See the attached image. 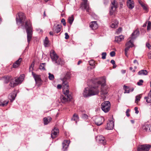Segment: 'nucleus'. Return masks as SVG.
Listing matches in <instances>:
<instances>
[{
	"instance_id": "1",
	"label": "nucleus",
	"mask_w": 151,
	"mask_h": 151,
	"mask_svg": "<svg viewBox=\"0 0 151 151\" xmlns=\"http://www.w3.org/2000/svg\"><path fill=\"white\" fill-rule=\"evenodd\" d=\"M67 75L61 80L63 81V94L60 97V100L63 103H65L68 101L70 100L72 98L71 95L69 94V87L68 85V79L69 76L66 78Z\"/></svg>"
},
{
	"instance_id": "2",
	"label": "nucleus",
	"mask_w": 151,
	"mask_h": 151,
	"mask_svg": "<svg viewBox=\"0 0 151 151\" xmlns=\"http://www.w3.org/2000/svg\"><path fill=\"white\" fill-rule=\"evenodd\" d=\"M98 88V86H97L85 88L82 93L83 96L85 98H88L98 94L99 92Z\"/></svg>"
},
{
	"instance_id": "3",
	"label": "nucleus",
	"mask_w": 151,
	"mask_h": 151,
	"mask_svg": "<svg viewBox=\"0 0 151 151\" xmlns=\"http://www.w3.org/2000/svg\"><path fill=\"white\" fill-rule=\"evenodd\" d=\"M106 82V79L104 77H102L99 79H95L93 81V83L95 85H100L102 83V88L101 91V97L103 99H104L106 98L105 95L107 94L108 92L107 88H104V87Z\"/></svg>"
},
{
	"instance_id": "4",
	"label": "nucleus",
	"mask_w": 151,
	"mask_h": 151,
	"mask_svg": "<svg viewBox=\"0 0 151 151\" xmlns=\"http://www.w3.org/2000/svg\"><path fill=\"white\" fill-rule=\"evenodd\" d=\"M25 27L27 34V42L29 43L32 35V28L30 20H27L25 22Z\"/></svg>"
},
{
	"instance_id": "5",
	"label": "nucleus",
	"mask_w": 151,
	"mask_h": 151,
	"mask_svg": "<svg viewBox=\"0 0 151 151\" xmlns=\"http://www.w3.org/2000/svg\"><path fill=\"white\" fill-rule=\"evenodd\" d=\"M50 56L52 60L57 65L63 64V61L59 58L55 51L53 50H51L50 51Z\"/></svg>"
},
{
	"instance_id": "6",
	"label": "nucleus",
	"mask_w": 151,
	"mask_h": 151,
	"mask_svg": "<svg viewBox=\"0 0 151 151\" xmlns=\"http://www.w3.org/2000/svg\"><path fill=\"white\" fill-rule=\"evenodd\" d=\"M111 5L109 13L111 15L115 14L117 11L118 7L117 4L116 3L115 0H111Z\"/></svg>"
},
{
	"instance_id": "7",
	"label": "nucleus",
	"mask_w": 151,
	"mask_h": 151,
	"mask_svg": "<svg viewBox=\"0 0 151 151\" xmlns=\"http://www.w3.org/2000/svg\"><path fill=\"white\" fill-rule=\"evenodd\" d=\"M24 75L20 76L19 77L15 78V82L11 81L10 85L12 87H14L17 85L20 84L24 79Z\"/></svg>"
},
{
	"instance_id": "8",
	"label": "nucleus",
	"mask_w": 151,
	"mask_h": 151,
	"mask_svg": "<svg viewBox=\"0 0 151 151\" xmlns=\"http://www.w3.org/2000/svg\"><path fill=\"white\" fill-rule=\"evenodd\" d=\"M25 19L24 14L22 13H19L18 14V16H17L16 18L17 24L18 25L21 24L22 25L23 24L24 20Z\"/></svg>"
},
{
	"instance_id": "9",
	"label": "nucleus",
	"mask_w": 151,
	"mask_h": 151,
	"mask_svg": "<svg viewBox=\"0 0 151 151\" xmlns=\"http://www.w3.org/2000/svg\"><path fill=\"white\" fill-rule=\"evenodd\" d=\"M93 119L97 126L101 125L104 121V118L101 116H96L93 118Z\"/></svg>"
},
{
	"instance_id": "10",
	"label": "nucleus",
	"mask_w": 151,
	"mask_h": 151,
	"mask_svg": "<svg viewBox=\"0 0 151 151\" xmlns=\"http://www.w3.org/2000/svg\"><path fill=\"white\" fill-rule=\"evenodd\" d=\"M110 103L109 101L104 102L101 104L102 110L105 112H108L110 109Z\"/></svg>"
},
{
	"instance_id": "11",
	"label": "nucleus",
	"mask_w": 151,
	"mask_h": 151,
	"mask_svg": "<svg viewBox=\"0 0 151 151\" xmlns=\"http://www.w3.org/2000/svg\"><path fill=\"white\" fill-rule=\"evenodd\" d=\"M89 3L87 0H83V2L81 4V7L86 10L87 12L89 13L90 8L89 6Z\"/></svg>"
},
{
	"instance_id": "12",
	"label": "nucleus",
	"mask_w": 151,
	"mask_h": 151,
	"mask_svg": "<svg viewBox=\"0 0 151 151\" xmlns=\"http://www.w3.org/2000/svg\"><path fill=\"white\" fill-rule=\"evenodd\" d=\"M134 40L130 38H129L127 40V42L126 44V47L125 49L126 51L128 50L131 47H132L134 46L133 42Z\"/></svg>"
},
{
	"instance_id": "13",
	"label": "nucleus",
	"mask_w": 151,
	"mask_h": 151,
	"mask_svg": "<svg viewBox=\"0 0 151 151\" xmlns=\"http://www.w3.org/2000/svg\"><path fill=\"white\" fill-rule=\"evenodd\" d=\"M151 146L149 145H145L139 146L137 151H149Z\"/></svg>"
},
{
	"instance_id": "14",
	"label": "nucleus",
	"mask_w": 151,
	"mask_h": 151,
	"mask_svg": "<svg viewBox=\"0 0 151 151\" xmlns=\"http://www.w3.org/2000/svg\"><path fill=\"white\" fill-rule=\"evenodd\" d=\"M114 122L113 121V118H111L109 120V122L107 124L106 129L108 130H111L113 128Z\"/></svg>"
},
{
	"instance_id": "15",
	"label": "nucleus",
	"mask_w": 151,
	"mask_h": 151,
	"mask_svg": "<svg viewBox=\"0 0 151 151\" xmlns=\"http://www.w3.org/2000/svg\"><path fill=\"white\" fill-rule=\"evenodd\" d=\"M32 74L35 79L36 82L37 83H39V85L41 84L42 81L40 76L34 73L33 72H32Z\"/></svg>"
},
{
	"instance_id": "16",
	"label": "nucleus",
	"mask_w": 151,
	"mask_h": 151,
	"mask_svg": "<svg viewBox=\"0 0 151 151\" xmlns=\"http://www.w3.org/2000/svg\"><path fill=\"white\" fill-rule=\"evenodd\" d=\"M70 143V141L69 140H65L62 143L63 150L64 151L66 150Z\"/></svg>"
},
{
	"instance_id": "17",
	"label": "nucleus",
	"mask_w": 151,
	"mask_h": 151,
	"mask_svg": "<svg viewBox=\"0 0 151 151\" xmlns=\"http://www.w3.org/2000/svg\"><path fill=\"white\" fill-rule=\"evenodd\" d=\"M70 143V141L69 140H65L62 143L63 150L64 151L66 150Z\"/></svg>"
},
{
	"instance_id": "18",
	"label": "nucleus",
	"mask_w": 151,
	"mask_h": 151,
	"mask_svg": "<svg viewBox=\"0 0 151 151\" xmlns=\"http://www.w3.org/2000/svg\"><path fill=\"white\" fill-rule=\"evenodd\" d=\"M62 26L59 24L54 25L53 28V30L55 33H58L61 30Z\"/></svg>"
},
{
	"instance_id": "19",
	"label": "nucleus",
	"mask_w": 151,
	"mask_h": 151,
	"mask_svg": "<svg viewBox=\"0 0 151 151\" xmlns=\"http://www.w3.org/2000/svg\"><path fill=\"white\" fill-rule=\"evenodd\" d=\"M118 24L119 22L117 20H113L111 23L110 27L112 28H116L118 27Z\"/></svg>"
},
{
	"instance_id": "20",
	"label": "nucleus",
	"mask_w": 151,
	"mask_h": 151,
	"mask_svg": "<svg viewBox=\"0 0 151 151\" xmlns=\"http://www.w3.org/2000/svg\"><path fill=\"white\" fill-rule=\"evenodd\" d=\"M127 5L129 9H132L134 7L133 1L132 0H128L127 1Z\"/></svg>"
},
{
	"instance_id": "21",
	"label": "nucleus",
	"mask_w": 151,
	"mask_h": 151,
	"mask_svg": "<svg viewBox=\"0 0 151 151\" xmlns=\"http://www.w3.org/2000/svg\"><path fill=\"white\" fill-rule=\"evenodd\" d=\"M59 133V130L58 129L55 128H54V129L52 131L51 136L52 139L56 137Z\"/></svg>"
},
{
	"instance_id": "22",
	"label": "nucleus",
	"mask_w": 151,
	"mask_h": 151,
	"mask_svg": "<svg viewBox=\"0 0 151 151\" xmlns=\"http://www.w3.org/2000/svg\"><path fill=\"white\" fill-rule=\"evenodd\" d=\"M90 27L93 30L96 29L98 27V24L96 21H93L90 24Z\"/></svg>"
},
{
	"instance_id": "23",
	"label": "nucleus",
	"mask_w": 151,
	"mask_h": 151,
	"mask_svg": "<svg viewBox=\"0 0 151 151\" xmlns=\"http://www.w3.org/2000/svg\"><path fill=\"white\" fill-rule=\"evenodd\" d=\"M16 96L17 94L14 92L9 94L8 97L11 102H12L15 99Z\"/></svg>"
},
{
	"instance_id": "24",
	"label": "nucleus",
	"mask_w": 151,
	"mask_h": 151,
	"mask_svg": "<svg viewBox=\"0 0 151 151\" xmlns=\"http://www.w3.org/2000/svg\"><path fill=\"white\" fill-rule=\"evenodd\" d=\"M96 140L99 141L101 143H102L103 144H104L106 143L104 137L101 135H99L97 136L96 138Z\"/></svg>"
},
{
	"instance_id": "25",
	"label": "nucleus",
	"mask_w": 151,
	"mask_h": 151,
	"mask_svg": "<svg viewBox=\"0 0 151 151\" xmlns=\"http://www.w3.org/2000/svg\"><path fill=\"white\" fill-rule=\"evenodd\" d=\"M139 34V31L137 30H135L132 34L131 37H130L131 39L134 40L137 37Z\"/></svg>"
},
{
	"instance_id": "26",
	"label": "nucleus",
	"mask_w": 151,
	"mask_h": 151,
	"mask_svg": "<svg viewBox=\"0 0 151 151\" xmlns=\"http://www.w3.org/2000/svg\"><path fill=\"white\" fill-rule=\"evenodd\" d=\"M124 39V36L122 35L116 36L115 37V41L119 43Z\"/></svg>"
},
{
	"instance_id": "27",
	"label": "nucleus",
	"mask_w": 151,
	"mask_h": 151,
	"mask_svg": "<svg viewBox=\"0 0 151 151\" xmlns=\"http://www.w3.org/2000/svg\"><path fill=\"white\" fill-rule=\"evenodd\" d=\"M22 60L21 58H19L18 60L13 64V67L14 68H16L20 64V63Z\"/></svg>"
},
{
	"instance_id": "28",
	"label": "nucleus",
	"mask_w": 151,
	"mask_h": 151,
	"mask_svg": "<svg viewBox=\"0 0 151 151\" xmlns=\"http://www.w3.org/2000/svg\"><path fill=\"white\" fill-rule=\"evenodd\" d=\"M147 71L146 70H141L138 73V75L141 76L146 75L147 74Z\"/></svg>"
},
{
	"instance_id": "29",
	"label": "nucleus",
	"mask_w": 151,
	"mask_h": 151,
	"mask_svg": "<svg viewBox=\"0 0 151 151\" xmlns=\"http://www.w3.org/2000/svg\"><path fill=\"white\" fill-rule=\"evenodd\" d=\"M52 119V118L50 117L47 118L45 117L44 119V122L45 124H47Z\"/></svg>"
},
{
	"instance_id": "30",
	"label": "nucleus",
	"mask_w": 151,
	"mask_h": 151,
	"mask_svg": "<svg viewBox=\"0 0 151 151\" xmlns=\"http://www.w3.org/2000/svg\"><path fill=\"white\" fill-rule=\"evenodd\" d=\"M150 125L148 124H145L142 127V129L146 131L150 130Z\"/></svg>"
},
{
	"instance_id": "31",
	"label": "nucleus",
	"mask_w": 151,
	"mask_h": 151,
	"mask_svg": "<svg viewBox=\"0 0 151 151\" xmlns=\"http://www.w3.org/2000/svg\"><path fill=\"white\" fill-rule=\"evenodd\" d=\"M79 117L78 115L76 114H74L73 116V117L71 119L72 120H73L75 121L77 123L78 121Z\"/></svg>"
},
{
	"instance_id": "32",
	"label": "nucleus",
	"mask_w": 151,
	"mask_h": 151,
	"mask_svg": "<svg viewBox=\"0 0 151 151\" xmlns=\"http://www.w3.org/2000/svg\"><path fill=\"white\" fill-rule=\"evenodd\" d=\"M150 94H148L147 97H145V99H146V101L148 103H151V96H150Z\"/></svg>"
},
{
	"instance_id": "33",
	"label": "nucleus",
	"mask_w": 151,
	"mask_h": 151,
	"mask_svg": "<svg viewBox=\"0 0 151 151\" xmlns=\"http://www.w3.org/2000/svg\"><path fill=\"white\" fill-rule=\"evenodd\" d=\"M142 96L141 94L137 96H136V99L135 100V102L137 103V102L140 101V99L141 98Z\"/></svg>"
},
{
	"instance_id": "34",
	"label": "nucleus",
	"mask_w": 151,
	"mask_h": 151,
	"mask_svg": "<svg viewBox=\"0 0 151 151\" xmlns=\"http://www.w3.org/2000/svg\"><path fill=\"white\" fill-rule=\"evenodd\" d=\"M73 20L74 19L73 16V15H72L71 17H69L68 19V22L70 24H72Z\"/></svg>"
},
{
	"instance_id": "35",
	"label": "nucleus",
	"mask_w": 151,
	"mask_h": 151,
	"mask_svg": "<svg viewBox=\"0 0 151 151\" xmlns=\"http://www.w3.org/2000/svg\"><path fill=\"white\" fill-rule=\"evenodd\" d=\"M49 43V40L47 37H46L44 41V44L45 47H47Z\"/></svg>"
},
{
	"instance_id": "36",
	"label": "nucleus",
	"mask_w": 151,
	"mask_h": 151,
	"mask_svg": "<svg viewBox=\"0 0 151 151\" xmlns=\"http://www.w3.org/2000/svg\"><path fill=\"white\" fill-rule=\"evenodd\" d=\"M89 65H90L92 66L93 68H95V66L94 64V61L92 60H91L89 62Z\"/></svg>"
},
{
	"instance_id": "37",
	"label": "nucleus",
	"mask_w": 151,
	"mask_h": 151,
	"mask_svg": "<svg viewBox=\"0 0 151 151\" xmlns=\"http://www.w3.org/2000/svg\"><path fill=\"white\" fill-rule=\"evenodd\" d=\"M141 6L142 7V8L144 10H145V11H148V6L147 4H144Z\"/></svg>"
},
{
	"instance_id": "38",
	"label": "nucleus",
	"mask_w": 151,
	"mask_h": 151,
	"mask_svg": "<svg viewBox=\"0 0 151 151\" xmlns=\"http://www.w3.org/2000/svg\"><path fill=\"white\" fill-rule=\"evenodd\" d=\"M45 63H42L40 65V69L41 70H45Z\"/></svg>"
},
{
	"instance_id": "39",
	"label": "nucleus",
	"mask_w": 151,
	"mask_h": 151,
	"mask_svg": "<svg viewBox=\"0 0 151 151\" xmlns=\"http://www.w3.org/2000/svg\"><path fill=\"white\" fill-rule=\"evenodd\" d=\"M49 74V78L50 80H53L54 78V77L53 74H51L50 73H48Z\"/></svg>"
},
{
	"instance_id": "40",
	"label": "nucleus",
	"mask_w": 151,
	"mask_h": 151,
	"mask_svg": "<svg viewBox=\"0 0 151 151\" xmlns=\"http://www.w3.org/2000/svg\"><path fill=\"white\" fill-rule=\"evenodd\" d=\"M151 22L150 21L148 22L147 26V30H149L151 29Z\"/></svg>"
},
{
	"instance_id": "41",
	"label": "nucleus",
	"mask_w": 151,
	"mask_h": 151,
	"mask_svg": "<svg viewBox=\"0 0 151 151\" xmlns=\"http://www.w3.org/2000/svg\"><path fill=\"white\" fill-rule=\"evenodd\" d=\"M6 103H3V102L0 101V106H6L7 104V102H5Z\"/></svg>"
},
{
	"instance_id": "42",
	"label": "nucleus",
	"mask_w": 151,
	"mask_h": 151,
	"mask_svg": "<svg viewBox=\"0 0 151 151\" xmlns=\"http://www.w3.org/2000/svg\"><path fill=\"white\" fill-rule=\"evenodd\" d=\"M143 81L142 80H140L137 83V84L138 86H141L142 85Z\"/></svg>"
},
{
	"instance_id": "43",
	"label": "nucleus",
	"mask_w": 151,
	"mask_h": 151,
	"mask_svg": "<svg viewBox=\"0 0 151 151\" xmlns=\"http://www.w3.org/2000/svg\"><path fill=\"white\" fill-rule=\"evenodd\" d=\"M106 52H103L102 54V58L103 59H105L106 58Z\"/></svg>"
},
{
	"instance_id": "44",
	"label": "nucleus",
	"mask_w": 151,
	"mask_h": 151,
	"mask_svg": "<svg viewBox=\"0 0 151 151\" xmlns=\"http://www.w3.org/2000/svg\"><path fill=\"white\" fill-rule=\"evenodd\" d=\"M124 88L125 89V90L124 93H129L130 92V91L128 90H127V89H126V88H127V87L126 86H125V85L124 86Z\"/></svg>"
},
{
	"instance_id": "45",
	"label": "nucleus",
	"mask_w": 151,
	"mask_h": 151,
	"mask_svg": "<svg viewBox=\"0 0 151 151\" xmlns=\"http://www.w3.org/2000/svg\"><path fill=\"white\" fill-rule=\"evenodd\" d=\"M61 22L63 24V25L64 26H66V23L65 22V19L63 18L61 20Z\"/></svg>"
},
{
	"instance_id": "46",
	"label": "nucleus",
	"mask_w": 151,
	"mask_h": 151,
	"mask_svg": "<svg viewBox=\"0 0 151 151\" xmlns=\"http://www.w3.org/2000/svg\"><path fill=\"white\" fill-rule=\"evenodd\" d=\"M82 117L84 119H87L88 117V116L85 114H83L82 115Z\"/></svg>"
},
{
	"instance_id": "47",
	"label": "nucleus",
	"mask_w": 151,
	"mask_h": 151,
	"mask_svg": "<svg viewBox=\"0 0 151 151\" xmlns=\"http://www.w3.org/2000/svg\"><path fill=\"white\" fill-rule=\"evenodd\" d=\"M122 31V28L120 27L116 31V33L117 34H118L119 33H120Z\"/></svg>"
},
{
	"instance_id": "48",
	"label": "nucleus",
	"mask_w": 151,
	"mask_h": 151,
	"mask_svg": "<svg viewBox=\"0 0 151 151\" xmlns=\"http://www.w3.org/2000/svg\"><path fill=\"white\" fill-rule=\"evenodd\" d=\"M34 66V63H32L29 68V70H32L33 69V68Z\"/></svg>"
},
{
	"instance_id": "49",
	"label": "nucleus",
	"mask_w": 151,
	"mask_h": 151,
	"mask_svg": "<svg viewBox=\"0 0 151 151\" xmlns=\"http://www.w3.org/2000/svg\"><path fill=\"white\" fill-rule=\"evenodd\" d=\"M146 45L147 47L149 49H151V45L148 43L146 44Z\"/></svg>"
},
{
	"instance_id": "50",
	"label": "nucleus",
	"mask_w": 151,
	"mask_h": 151,
	"mask_svg": "<svg viewBox=\"0 0 151 151\" xmlns=\"http://www.w3.org/2000/svg\"><path fill=\"white\" fill-rule=\"evenodd\" d=\"M115 53L114 51H112L110 53V55L111 57H113L115 56Z\"/></svg>"
},
{
	"instance_id": "51",
	"label": "nucleus",
	"mask_w": 151,
	"mask_h": 151,
	"mask_svg": "<svg viewBox=\"0 0 151 151\" xmlns=\"http://www.w3.org/2000/svg\"><path fill=\"white\" fill-rule=\"evenodd\" d=\"M65 38L66 39H68L69 38V36L68 35L67 33H65Z\"/></svg>"
},
{
	"instance_id": "52",
	"label": "nucleus",
	"mask_w": 151,
	"mask_h": 151,
	"mask_svg": "<svg viewBox=\"0 0 151 151\" xmlns=\"http://www.w3.org/2000/svg\"><path fill=\"white\" fill-rule=\"evenodd\" d=\"M134 110L135 111V113L137 114L139 113V111L138 110V108L137 107H135L134 108Z\"/></svg>"
},
{
	"instance_id": "53",
	"label": "nucleus",
	"mask_w": 151,
	"mask_h": 151,
	"mask_svg": "<svg viewBox=\"0 0 151 151\" xmlns=\"http://www.w3.org/2000/svg\"><path fill=\"white\" fill-rule=\"evenodd\" d=\"M148 57L149 58L151 59V52H150L148 54Z\"/></svg>"
},
{
	"instance_id": "54",
	"label": "nucleus",
	"mask_w": 151,
	"mask_h": 151,
	"mask_svg": "<svg viewBox=\"0 0 151 151\" xmlns=\"http://www.w3.org/2000/svg\"><path fill=\"white\" fill-rule=\"evenodd\" d=\"M133 63H134L136 64L137 65H138L139 64L138 61L136 60L134 61Z\"/></svg>"
},
{
	"instance_id": "55",
	"label": "nucleus",
	"mask_w": 151,
	"mask_h": 151,
	"mask_svg": "<svg viewBox=\"0 0 151 151\" xmlns=\"http://www.w3.org/2000/svg\"><path fill=\"white\" fill-rule=\"evenodd\" d=\"M129 111V110L128 109H127V111H126V115H127V116H129V114H128V112Z\"/></svg>"
},
{
	"instance_id": "56",
	"label": "nucleus",
	"mask_w": 151,
	"mask_h": 151,
	"mask_svg": "<svg viewBox=\"0 0 151 151\" xmlns=\"http://www.w3.org/2000/svg\"><path fill=\"white\" fill-rule=\"evenodd\" d=\"M62 86L60 84H58L57 85V88L58 89H60L61 88Z\"/></svg>"
},
{
	"instance_id": "57",
	"label": "nucleus",
	"mask_w": 151,
	"mask_h": 151,
	"mask_svg": "<svg viewBox=\"0 0 151 151\" xmlns=\"http://www.w3.org/2000/svg\"><path fill=\"white\" fill-rule=\"evenodd\" d=\"M139 3L141 6L144 4L141 0H139Z\"/></svg>"
},
{
	"instance_id": "58",
	"label": "nucleus",
	"mask_w": 151,
	"mask_h": 151,
	"mask_svg": "<svg viewBox=\"0 0 151 151\" xmlns=\"http://www.w3.org/2000/svg\"><path fill=\"white\" fill-rule=\"evenodd\" d=\"M111 63L113 64L114 65L115 64V61L114 60H112L111 61Z\"/></svg>"
},
{
	"instance_id": "59",
	"label": "nucleus",
	"mask_w": 151,
	"mask_h": 151,
	"mask_svg": "<svg viewBox=\"0 0 151 151\" xmlns=\"http://www.w3.org/2000/svg\"><path fill=\"white\" fill-rule=\"evenodd\" d=\"M128 50H126V49H125V55L126 56H127V57H128V55H127V52H128Z\"/></svg>"
},
{
	"instance_id": "60",
	"label": "nucleus",
	"mask_w": 151,
	"mask_h": 151,
	"mask_svg": "<svg viewBox=\"0 0 151 151\" xmlns=\"http://www.w3.org/2000/svg\"><path fill=\"white\" fill-rule=\"evenodd\" d=\"M134 90V88H132L130 89L129 90V91H130V92H132Z\"/></svg>"
},
{
	"instance_id": "61",
	"label": "nucleus",
	"mask_w": 151,
	"mask_h": 151,
	"mask_svg": "<svg viewBox=\"0 0 151 151\" xmlns=\"http://www.w3.org/2000/svg\"><path fill=\"white\" fill-rule=\"evenodd\" d=\"M121 72L122 73L124 74L125 73L126 70H122Z\"/></svg>"
},
{
	"instance_id": "62",
	"label": "nucleus",
	"mask_w": 151,
	"mask_h": 151,
	"mask_svg": "<svg viewBox=\"0 0 151 151\" xmlns=\"http://www.w3.org/2000/svg\"><path fill=\"white\" fill-rule=\"evenodd\" d=\"M49 34L51 35H53V32H50Z\"/></svg>"
},
{
	"instance_id": "63",
	"label": "nucleus",
	"mask_w": 151,
	"mask_h": 151,
	"mask_svg": "<svg viewBox=\"0 0 151 151\" xmlns=\"http://www.w3.org/2000/svg\"><path fill=\"white\" fill-rule=\"evenodd\" d=\"M113 65V68H116V65L115 64Z\"/></svg>"
},
{
	"instance_id": "64",
	"label": "nucleus",
	"mask_w": 151,
	"mask_h": 151,
	"mask_svg": "<svg viewBox=\"0 0 151 151\" xmlns=\"http://www.w3.org/2000/svg\"><path fill=\"white\" fill-rule=\"evenodd\" d=\"M92 69V68L91 67H88V70H90Z\"/></svg>"
}]
</instances>
